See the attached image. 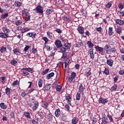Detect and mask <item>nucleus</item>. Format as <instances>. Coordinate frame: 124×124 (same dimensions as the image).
Segmentation results:
<instances>
[{"label": "nucleus", "instance_id": "f257e3e1", "mask_svg": "<svg viewBox=\"0 0 124 124\" xmlns=\"http://www.w3.org/2000/svg\"><path fill=\"white\" fill-rule=\"evenodd\" d=\"M107 116H106L105 113L104 114L102 117V121L101 124H109V121L110 123H114V119L112 115L108 113Z\"/></svg>", "mask_w": 124, "mask_h": 124}, {"label": "nucleus", "instance_id": "f03ea898", "mask_svg": "<svg viewBox=\"0 0 124 124\" xmlns=\"http://www.w3.org/2000/svg\"><path fill=\"white\" fill-rule=\"evenodd\" d=\"M43 40L45 41V46L46 48L47 51H51V50H52V47H50L49 46H46V44H47V43H48V41H49L47 37H44L43 38Z\"/></svg>", "mask_w": 124, "mask_h": 124}, {"label": "nucleus", "instance_id": "7ed1b4c3", "mask_svg": "<svg viewBox=\"0 0 124 124\" xmlns=\"http://www.w3.org/2000/svg\"><path fill=\"white\" fill-rule=\"evenodd\" d=\"M34 10H36L37 13H40V14H42L43 15V7L40 5L37 6Z\"/></svg>", "mask_w": 124, "mask_h": 124}, {"label": "nucleus", "instance_id": "20e7f679", "mask_svg": "<svg viewBox=\"0 0 124 124\" xmlns=\"http://www.w3.org/2000/svg\"><path fill=\"white\" fill-rule=\"evenodd\" d=\"M54 44L57 48H62V42L60 40H56Z\"/></svg>", "mask_w": 124, "mask_h": 124}, {"label": "nucleus", "instance_id": "39448f33", "mask_svg": "<svg viewBox=\"0 0 124 124\" xmlns=\"http://www.w3.org/2000/svg\"><path fill=\"white\" fill-rule=\"evenodd\" d=\"M88 54L91 59H94V54H93V48H91L89 50Z\"/></svg>", "mask_w": 124, "mask_h": 124}, {"label": "nucleus", "instance_id": "423d86ee", "mask_svg": "<svg viewBox=\"0 0 124 124\" xmlns=\"http://www.w3.org/2000/svg\"><path fill=\"white\" fill-rule=\"evenodd\" d=\"M99 103H102V104H106L108 102V100L107 99L100 98L98 100Z\"/></svg>", "mask_w": 124, "mask_h": 124}, {"label": "nucleus", "instance_id": "0eeeda50", "mask_svg": "<svg viewBox=\"0 0 124 124\" xmlns=\"http://www.w3.org/2000/svg\"><path fill=\"white\" fill-rule=\"evenodd\" d=\"M34 106L32 107V110L35 111L37 108H38V106L39 105V104L38 103V102L37 101H36L33 102Z\"/></svg>", "mask_w": 124, "mask_h": 124}, {"label": "nucleus", "instance_id": "6e6552de", "mask_svg": "<svg viewBox=\"0 0 124 124\" xmlns=\"http://www.w3.org/2000/svg\"><path fill=\"white\" fill-rule=\"evenodd\" d=\"M77 30L78 31H79V33L81 34V35H83L84 34V28L82 26H78V27L77 28Z\"/></svg>", "mask_w": 124, "mask_h": 124}, {"label": "nucleus", "instance_id": "1a4fd4ad", "mask_svg": "<svg viewBox=\"0 0 124 124\" xmlns=\"http://www.w3.org/2000/svg\"><path fill=\"white\" fill-rule=\"evenodd\" d=\"M107 63L109 65V66L112 67L113 66V63H114V61L112 59H107Z\"/></svg>", "mask_w": 124, "mask_h": 124}, {"label": "nucleus", "instance_id": "9d476101", "mask_svg": "<svg viewBox=\"0 0 124 124\" xmlns=\"http://www.w3.org/2000/svg\"><path fill=\"white\" fill-rule=\"evenodd\" d=\"M65 99L66 100H67L68 103H69V102H71V99H72L71 95L69 94H66L65 95Z\"/></svg>", "mask_w": 124, "mask_h": 124}, {"label": "nucleus", "instance_id": "9b49d317", "mask_svg": "<svg viewBox=\"0 0 124 124\" xmlns=\"http://www.w3.org/2000/svg\"><path fill=\"white\" fill-rule=\"evenodd\" d=\"M115 22L116 24H118L120 26H123V25H124V21L122 19H116Z\"/></svg>", "mask_w": 124, "mask_h": 124}, {"label": "nucleus", "instance_id": "f8f14e48", "mask_svg": "<svg viewBox=\"0 0 124 124\" xmlns=\"http://www.w3.org/2000/svg\"><path fill=\"white\" fill-rule=\"evenodd\" d=\"M13 51L14 54H15V55H16L17 56H19L20 54H22V53H21V51H20V49H19L18 48L14 49L13 50Z\"/></svg>", "mask_w": 124, "mask_h": 124}, {"label": "nucleus", "instance_id": "ddd939ff", "mask_svg": "<svg viewBox=\"0 0 124 124\" xmlns=\"http://www.w3.org/2000/svg\"><path fill=\"white\" fill-rule=\"evenodd\" d=\"M55 75V73L54 72H52L50 74H48L46 76V80H50V78H52V77H53V76Z\"/></svg>", "mask_w": 124, "mask_h": 124}, {"label": "nucleus", "instance_id": "4468645a", "mask_svg": "<svg viewBox=\"0 0 124 124\" xmlns=\"http://www.w3.org/2000/svg\"><path fill=\"white\" fill-rule=\"evenodd\" d=\"M8 35V34H5V33H0V37H1V38H7V37H9Z\"/></svg>", "mask_w": 124, "mask_h": 124}, {"label": "nucleus", "instance_id": "2eb2a0df", "mask_svg": "<svg viewBox=\"0 0 124 124\" xmlns=\"http://www.w3.org/2000/svg\"><path fill=\"white\" fill-rule=\"evenodd\" d=\"M10 63L12 65H14V66H16V65H18V61L13 59L11 60Z\"/></svg>", "mask_w": 124, "mask_h": 124}, {"label": "nucleus", "instance_id": "dca6fc26", "mask_svg": "<svg viewBox=\"0 0 124 124\" xmlns=\"http://www.w3.org/2000/svg\"><path fill=\"white\" fill-rule=\"evenodd\" d=\"M78 90V93H82L83 94H84V87H83V85H79Z\"/></svg>", "mask_w": 124, "mask_h": 124}, {"label": "nucleus", "instance_id": "f3484780", "mask_svg": "<svg viewBox=\"0 0 124 124\" xmlns=\"http://www.w3.org/2000/svg\"><path fill=\"white\" fill-rule=\"evenodd\" d=\"M30 48H31V46L26 45V46L25 47L23 52L21 53V55H24L26 54V52H27L28 50H29Z\"/></svg>", "mask_w": 124, "mask_h": 124}, {"label": "nucleus", "instance_id": "a211bd4d", "mask_svg": "<svg viewBox=\"0 0 124 124\" xmlns=\"http://www.w3.org/2000/svg\"><path fill=\"white\" fill-rule=\"evenodd\" d=\"M95 49L101 53L104 51V48L103 47H99L98 46H95Z\"/></svg>", "mask_w": 124, "mask_h": 124}, {"label": "nucleus", "instance_id": "6ab92c4d", "mask_svg": "<svg viewBox=\"0 0 124 124\" xmlns=\"http://www.w3.org/2000/svg\"><path fill=\"white\" fill-rule=\"evenodd\" d=\"M44 88L46 91H50L51 89V84H46L44 85Z\"/></svg>", "mask_w": 124, "mask_h": 124}, {"label": "nucleus", "instance_id": "aec40b11", "mask_svg": "<svg viewBox=\"0 0 124 124\" xmlns=\"http://www.w3.org/2000/svg\"><path fill=\"white\" fill-rule=\"evenodd\" d=\"M108 33L109 35H114V31H113V28L112 27H109L108 28Z\"/></svg>", "mask_w": 124, "mask_h": 124}, {"label": "nucleus", "instance_id": "412c9836", "mask_svg": "<svg viewBox=\"0 0 124 124\" xmlns=\"http://www.w3.org/2000/svg\"><path fill=\"white\" fill-rule=\"evenodd\" d=\"M2 30L4 32V33H5L6 34H9V32H10V30H9V29L5 27H3Z\"/></svg>", "mask_w": 124, "mask_h": 124}, {"label": "nucleus", "instance_id": "4be33fe9", "mask_svg": "<svg viewBox=\"0 0 124 124\" xmlns=\"http://www.w3.org/2000/svg\"><path fill=\"white\" fill-rule=\"evenodd\" d=\"M87 44L89 48H91V49H93V47L94 45H93V43H92V42L91 41H88L87 42Z\"/></svg>", "mask_w": 124, "mask_h": 124}, {"label": "nucleus", "instance_id": "5701e85b", "mask_svg": "<svg viewBox=\"0 0 124 124\" xmlns=\"http://www.w3.org/2000/svg\"><path fill=\"white\" fill-rule=\"evenodd\" d=\"M43 85V79L40 78L38 80V87L39 88H42V85Z\"/></svg>", "mask_w": 124, "mask_h": 124}, {"label": "nucleus", "instance_id": "b1692460", "mask_svg": "<svg viewBox=\"0 0 124 124\" xmlns=\"http://www.w3.org/2000/svg\"><path fill=\"white\" fill-rule=\"evenodd\" d=\"M0 107L1 109H5L7 108V106L4 103H1L0 104Z\"/></svg>", "mask_w": 124, "mask_h": 124}, {"label": "nucleus", "instance_id": "393cba45", "mask_svg": "<svg viewBox=\"0 0 124 124\" xmlns=\"http://www.w3.org/2000/svg\"><path fill=\"white\" fill-rule=\"evenodd\" d=\"M55 114L56 117H57V118H59V117H60V115H61V110H60V109H56Z\"/></svg>", "mask_w": 124, "mask_h": 124}, {"label": "nucleus", "instance_id": "a878e982", "mask_svg": "<svg viewBox=\"0 0 124 124\" xmlns=\"http://www.w3.org/2000/svg\"><path fill=\"white\" fill-rule=\"evenodd\" d=\"M78 123V118L75 117L72 120V124H77Z\"/></svg>", "mask_w": 124, "mask_h": 124}, {"label": "nucleus", "instance_id": "bb28decb", "mask_svg": "<svg viewBox=\"0 0 124 124\" xmlns=\"http://www.w3.org/2000/svg\"><path fill=\"white\" fill-rule=\"evenodd\" d=\"M31 31L30 29L24 28L21 29V32L22 33H25V32H27L28 31Z\"/></svg>", "mask_w": 124, "mask_h": 124}, {"label": "nucleus", "instance_id": "cd10ccee", "mask_svg": "<svg viewBox=\"0 0 124 124\" xmlns=\"http://www.w3.org/2000/svg\"><path fill=\"white\" fill-rule=\"evenodd\" d=\"M0 51L2 54H4V53H7V50H6V47H4L2 46L0 49Z\"/></svg>", "mask_w": 124, "mask_h": 124}, {"label": "nucleus", "instance_id": "c85d7f7f", "mask_svg": "<svg viewBox=\"0 0 124 124\" xmlns=\"http://www.w3.org/2000/svg\"><path fill=\"white\" fill-rule=\"evenodd\" d=\"M59 52L60 53H64L66 52V48H65V47L62 46L61 47L59 48Z\"/></svg>", "mask_w": 124, "mask_h": 124}, {"label": "nucleus", "instance_id": "c756f323", "mask_svg": "<svg viewBox=\"0 0 124 124\" xmlns=\"http://www.w3.org/2000/svg\"><path fill=\"white\" fill-rule=\"evenodd\" d=\"M25 21L26 22H28V21H30L31 20V16L28 15V13H25Z\"/></svg>", "mask_w": 124, "mask_h": 124}, {"label": "nucleus", "instance_id": "7c9ffc66", "mask_svg": "<svg viewBox=\"0 0 124 124\" xmlns=\"http://www.w3.org/2000/svg\"><path fill=\"white\" fill-rule=\"evenodd\" d=\"M54 10H53V9L52 8H50L49 9H47L46 11V15H49V14H51L52 12H53Z\"/></svg>", "mask_w": 124, "mask_h": 124}, {"label": "nucleus", "instance_id": "2f4dec72", "mask_svg": "<svg viewBox=\"0 0 124 124\" xmlns=\"http://www.w3.org/2000/svg\"><path fill=\"white\" fill-rule=\"evenodd\" d=\"M5 93H6V94H7V95H9V94H10L11 93V92L10 91V88L7 87L5 89Z\"/></svg>", "mask_w": 124, "mask_h": 124}, {"label": "nucleus", "instance_id": "473e14b6", "mask_svg": "<svg viewBox=\"0 0 124 124\" xmlns=\"http://www.w3.org/2000/svg\"><path fill=\"white\" fill-rule=\"evenodd\" d=\"M64 46L65 49H66V50L67 51V49H70V47H71V46L69 44H64Z\"/></svg>", "mask_w": 124, "mask_h": 124}, {"label": "nucleus", "instance_id": "72a5a7b5", "mask_svg": "<svg viewBox=\"0 0 124 124\" xmlns=\"http://www.w3.org/2000/svg\"><path fill=\"white\" fill-rule=\"evenodd\" d=\"M81 93L78 92L76 95V100H80L81 99Z\"/></svg>", "mask_w": 124, "mask_h": 124}, {"label": "nucleus", "instance_id": "f704fd0d", "mask_svg": "<svg viewBox=\"0 0 124 124\" xmlns=\"http://www.w3.org/2000/svg\"><path fill=\"white\" fill-rule=\"evenodd\" d=\"M8 16H9L8 13H5L1 15V19H5V18H7Z\"/></svg>", "mask_w": 124, "mask_h": 124}, {"label": "nucleus", "instance_id": "c9c22d12", "mask_svg": "<svg viewBox=\"0 0 124 124\" xmlns=\"http://www.w3.org/2000/svg\"><path fill=\"white\" fill-rule=\"evenodd\" d=\"M116 32L118 33V34H121L122 33V27H119L116 29Z\"/></svg>", "mask_w": 124, "mask_h": 124}, {"label": "nucleus", "instance_id": "e433bc0d", "mask_svg": "<svg viewBox=\"0 0 124 124\" xmlns=\"http://www.w3.org/2000/svg\"><path fill=\"white\" fill-rule=\"evenodd\" d=\"M69 62H70V60L68 59H66V61L64 62L65 68H66V67H67V65H68V64L69 63Z\"/></svg>", "mask_w": 124, "mask_h": 124}, {"label": "nucleus", "instance_id": "4c0bfd02", "mask_svg": "<svg viewBox=\"0 0 124 124\" xmlns=\"http://www.w3.org/2000/svg\"><path fill=\"white\" fill-rule=\"evenodd\" d=\"M49 70H50L49 68L46 69L44 71H43V72L42 73V75H46V74H47L48 72H49Z\"/></svg>", "mask_w": 124, "mask_h": 124}, {"label": "nucleus", "instance_id": "58836bf2", "mask_svg": "<svg viewBox=\"0 0 124 124\" xmlns=\"http://www.w3.org/2000/svg\"><path fill=\"white\" fill-rule=\"evenodd\" d=\"M111 49V46L109 45H106L104 46V50L105 51H107V50H109Z\"/></svg>", "mask_w": 124, "mask_h": 124}, {"label": "nucleus", "instance_id": "ea45409f", "mask_svg": "<svg viewBox=\"0 0 124 124\" xmlns=\"http://www.w3.org/2000/svg\"><path fill=\"white\" fill-rule=\"evenodd\" d=\"M18 85H19V81H18V80L14 81L12 83V86H18Z\"/></svg>", "mask_w": 124, "mask_h": 124}, {"label": "nucleus", "instance_id": "a19ab883", "mask_svg": "<svg viewBox=\"0 0 124 124\" xmlns=\"http://www.w3.org/2000/svg\"><path fill=\"white\" fill-rule=\"evenodd\" d=\"M15 5L17 7H20V6L21 5V2L16 1L15 2Z\"/></svg>", "mask_w": 124, "mask_h": 124}, {"label": "nucleus", "instance_id": "79ce46f5", "mask_svg": "<svg viewBox=\"0 0 124 124\" xmlns=\"http://www.w3.org/2000/svg\"><path fill=\"white\" fill-rule=\"evenodd\" d=\"M116 90H117V85L114 84L113 86L111 87L110 91H111V92H113V91H116Z\"/></svg>", "mask_w": 124, "mask_h": 124}, {"label": "nucleus", "instance_id": "37998d69", "mask_svg": "<svg viewBox=\"0 0 124 124\" xmlns=\"http://www.w3.org/2000/svg\"><path fill=\"white\" fill-rule=\"evenodd\" d=\"M22 20H17L16 21L15 25H16V26H20V25H21L22 24Z\"/></svg>", "mask_w": 124, "mask_h": 124}, {"label": "nucleus", "instance_id": "c03bdc74", "mask_svg": "<svg viewBox=\"0 0 124 124\" xmlns=\"http://www.w3.org/2000/svg\"><path fill=\"white\" fill-rule=\"evenodd\" d=\"M67 57V53H66V52H63L62 56L61 59H66Z\"/></svg>", "mask_w": 124, "mask_h": 124}, {"label": "nucleus", "instance_id": "a18cd8bd", "mask_svg": "<svg viewBox=\"0 0 124 124\" xmlns=\"http://www.w3.org/2000/svg\"><path fill=\"white\" fill-rule=\"evenodd\" d=\"M38 116H40L41 119H43L44 118V115H43V112L39 111L38 113Z\"/></svg>", "mask_w": 124, "mask_h": 124}, {"label": "nucleus", "instance_id": "49530a36", "mask_svg": "<svg viewBox=\"0 0 124 124\" xmlns=\"http://www.w3.org/2000/svg\"><path fill=\"white\" fill-rule=\"evenodd\" d=\"M96 30L99 33H102V28L101 27L97 28Z\"/></svg>", "mask_w": 124, "mask_h": 124}, {"label": "nucleus", "instance_id": "de8ad7c7", "mask_svg": "<svg viewBox=\"0 0 124 124\" xmlns=\"http://www.w3.org/2000/svg\"><path fill=\"white\" fill-rule=\"evenodd\" d=\"M46 33H47V36L48 37V38H51L52 37V35H53V34L51 32L48 31L46 32Z\"/></svg>", "mask_w": 124, "mask_h": 124}, {"label": "nucleus", "instance_id": "09e8293b", "mask_svg": "<svg viewBox=\"0 0 124 124\" xmlns=\"http://www.w3.org/2000/svg\"><path fill=\"white\" fill-rule=\"evenodd\" d=\"M25 117H27L28 119H31V115H30V113L29 112H24V114Z\"/></svg>", "mask_w": 124, "mask_h": 124}, {"label": "nucleus", "instance_id": "8fccbe9b", "mask_svg": "<svg viewBox=\"0 0 124 124\" xmlns=\"http://www.w3.org/2000/svg\"><path fill=\"white\" fill-rule=\"evenodd\" d=\"M111 6H112V2H109L106 5V7L107 8H110Z\"/></svg>", "mask_w": 124, "mask_h": 124}, {"label": "nucleus", "instance_id": "3c124183", "mask_svg": "<svg viewBox=\"0 0 124 124\" xmlns=\"http://www.w3.org/2000/svg\"><path fill=\"white\" fill-rule=\"evenodd\" d=\"M92 73L91 72V70H90V71L87 72L86 74H84L85 76H86V77H89L90 75H91Z\"/></svg>", "mask_w": 124, "mask_h": 124}, {"label": "nucleus", "instance_id": "603ef678", "mask_svg": "<svg viewBox=\"0 0 124 124\" xmlns=\"http://www.w3.org/2000/svg\"><path fill=\"white\" fill-rule=\"evenodd\" d=\"M29 74V73L28 72L22 71V75H23V76H28Z\"/></svg>", "mask_w": 124, "mask_h": 124}, {"label": "nucleus", "instance_id": "864d4df0", "mask_svg": "<svg viewBox=\"0 0 124 124\" xmlns=\"http://www.w3.org/2000/svg\"><path fill=\"white\" fill-rule=\"evenodd\" d=\"M61 90H62L61 86L58 85L57 86L56 90L57 92H61Z\"/></svg>", "mask_w": 124, "mask_h": 124}, {"label": "nucleus", "instance_id": "5fc2aeb1", "mask_svg": "<svg viewBox=\"0 0 124 124\" xmlns=\"http://www.w3.org/2000/svg\"><path fill=\"white\" fill-rule=\"evenodd\" d=\"M71 77L73 78L74 79V78H75V77H76V73L73 72L71 73Z\"/></svg>", "mask_w": 124, "mask_h": 124}, {"label": "nucleus", "instance_id": "6e6d98bb", "mask_svg": "<svg viewBox=\"0 0 124 124\" xmlns=\"http://www.w3.org/2000/svg\"><path fill=\"white\" fill-rule=\"evenodd\" d=\"M124 5L122 4H119L118 5L119 9H120V10H122V9H124Z\"/></svg>", "mask_w": 124, "mask_h": 124}, {"label": "nucleus", "instance_id": "4d7b16f0", "mask_svg": "<svg viewBox=\"0 0 124 124\" xmlns=\"http://www.w3.org/2000/svg\"><path fill=\"white\" fill-rule=\"evenodd\" d=\"M92 124H95L97 122V119L95 118H93L92 120Z\"/></svg>", "mask_w": 124, "mask_h": 124}, {"label": "nucleus", "instance_id": "13d9d810", "mask_svg": "<svg viewBox=\"0 0 124 124\" xmlns=\"http://www.w3.org/2000/svg\"><path fill=\"white\" fill-rule=\"evenodd\" d=\"M110 51H111V53H116V48L115 47H110Z\"/></svg>", "mask_w": 124, "mask_h": 124}, {"label": "nucleus", "instance_id": "bf43d9fd", "mask_svg": "<svg viewBox=\"0 0 124 124\" xmlns=\"http://www.w3.org/2000/svg\"><path fill=\"white\" fill-rule=\"evenodd\" d=\"M21 95L22 97H25V96L27 95V93L25 92H22L21 93Z\"/></svg>", "mask_w": 124, "mask_h": 124}, {"label": "nucleus", "instance_id": "052dcab7", "mask_svg": "<svg viewBox=\"0 0 124 124\" xmlns=\"http://www.w3.org/2000/svg\"><path fill=\"white\" fill-rule=\"evenodd\" d=\"M118 13H119L120 16L124 17V12H120V11H118Z\"/></svg>", "mask_w": 124, "mask_h": 124}, {"label": "nucleus", "instance_id": "680f3d73", "mask_svg": "<svg viewBox=\"0 0 124 124\" xmlns=\"http://www.w3.org/2000/svg\"><path fill=\"white\" fill-rule=\"evenodd\" d=\"M119 74L120 75H124V70H121L119 72Z\"/></svg>", "mask_w": 124, "mask_h": 124}, {"label": "nucleus", "instance_id": "e2e57ef3", "mask_svg": "<svg viewBox=\"0 0 124 124\" xmlns=\"http://www.w3.org/2000/svg\"><path fill=\"white\" fill-rule=\"evenodd\" d=\"M6 48L8 49V50H9V51H11V50H12V48H11V46L10 45H7L6 46Z\"/></svg>", "mask_w": 124, "mask_h": 124}, {"label": "nucleus", "instance_id": "0e129e2a", "mask_svg": "<svg viewBox=\"0 0 124 124\" xmlns=\"http://www.w3.org/2000/svg\"><path fill=\"white\" fill-rule=\"evenodd\" d=\"M106 54H111V48H110L109 49H108L107 50H106Z\"/></svg>", "mask_w": 124, "mask_h": 124}, {"label": "nucleus", "instance_id": "69168bd1", "mask_svg": "<svg viewBox=\"0 0 124 124\" xmlns=\"http://www.w3.org/2000/svg\"><path fill=\"white\" fill-rule=\"evenodd\" d=\"M10 115L11 116V118H13L14 117H15L14 112H11Z\"/></svg>", "mask_w": 124, "mask_h": 124}, {"label": "nucleus", "instance_id": "338daca9", "mask_svg": "<svg viewBox=\"0 0 124 124\" xmlns=\"http://www.w3.org/2000/svg\"><path fill=\"white\" fill-rule=\"evenodd\" d=\"M55 31L58 33H62V30L61 29H57L55 30Z\"/></svg>", "mask_w": 124, "mask_h": 124}, {"label": "nucleus", "instance_id": "774afa93", "mask_svg": "<svg viewBox=\"0 0 124 124\" xmlns=\"http://www.w3.org/2000/svg\"><path fill=\"white\" fill-rule=\"evenodd\" d=\"M120 52L122 53V54H124V49L122 47L120 49Z\"/></svg>", "mask_w": 124, "mask_h": 124}]
</instances>
